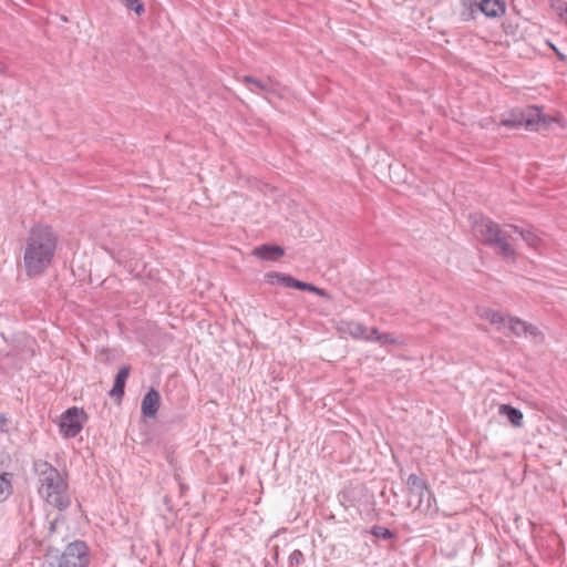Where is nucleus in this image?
<instances>
[{
    "label": "nucleus",
    "mask_w": 567,
    "mask_h": 567,
    "mask_svg": "<svg viewBox=\"0 0 567 567\" xmlns=\"http://www.w3.org/2000/svg\"><path fill=\"white\" fill-rule=\"evenodd\" d=\"M11 478V473L0 474V502L6 501L12 494Z\"/></svg>",
    "instance_id": "obj_17"
},
{
    "label": "nucleus",
    "mask_w": 567,
    "mask_h": 567,
    "mask_svg": "<svg viewBox=\"0 0 567 567\" xmlns=\"http://www.w3.org/2000/svg\"><path fill=\"white\" fill-rule=\"evenodd\" d=\"M478 10L487 18H498L505 13L506 3L504 0H482Z\"/></svg>",
    "instance_id": "obj_9"
},
{
    "label": "nucleus",
    "mask_w": 567,
    "mask_h": 567,
    "mask_svg": "<svg viewBox=\"0 0 567 567\" xmlns=\"http://www.w3.org/2000/svg\"><path fill=\"white\" fill-rule=\"evenodd\" d=\"M561 6H564V12L567 13V2H564Z\"/></svg>",
    "instance_id": "obj_34"
},
{
    "label": "nucleus",
    "mask_w": 567,
    "mask_h": 567,
    "mask_svg": "<svg viewBox=\"0 0 567 567\" xmlns=\"http://www.w3.org/2000/svg\"><path fill=\"white\" fill-rule=\"evenodd\" d=\"M59 236L50 225L35 224L25 239L23 267L27 277L43 275L52 265Z\"/></svg>",
    "instance_id": "obj_1"
},
{
    "label": "nucleus",
    "mask_w": 567,
    "mask_h": 567,
    "mask_svg": "<svg viewBox=\"0 0 567 567\" xmlns=\"http://www.w3.org/2000/svg\"><path fill=\"white\" fill-rule=\"evenodd\" d=\"M563 3H564V1H559L558 6L555 7V9L558 10V11H564V6H561Z\"/></svg>",
    "instance_id": "obj_32"
},
{
    "label": "nucleus",
    "mask_w": 567,
    "mask_h": 567,
    "mask_svg": "<svg viewBox=\"0 0 567 567\" xmlns=\"http://www.w3.org/2000/svg\"><path fill=\"white\" fill-rule=\"evenodd\" d=\"M566 23H567V19H566Z\"/></svg>",
    "instance_id": "obj_37"
},
{
    "label": "nucleus",
    "mask_w": 567,
    "mask_h": 567,
    "mask_svg": "<svg viewBox=\"0 0 567 567\" xmlns=\"http://www.w3.org/2000/svg\"><path fill=\"white\" fill-rule=\"evenodd\" d=\"M4 71V65L2 63H0V73H2Z\"/></svg>",
    "instance_id": "obj_36"
},
{
    "label": "nucleus",
    "mask_w": 567,
    "mask_h": 567,
    "mask_svg": "<svg viewBox=\"0 0 567 567\" xmlns=\"http://www.w3.org/2000/svg\"><path fill=\"white\" fill-rule=\"evenodd\" d=\"M7 417L4 414H0V431L1 432H7V430L4 429L6 424H7Z\"/></svg>",
    "instance_id": "obj_30"
},
{
    "label": "nucleus",
    "mask_w": 567,
    "mask_h": 567,
    "mask_svg": "<svg viewBox=\"0 0 567 567\" xmlns=\"http://www.w3.org/2000/svg\"><path fill=\"white\" fill-rule=\"evenodd\" d=\"M525 323L526 321H523L518 318L508 317L506 326L513 334L522 337L524 336Z\"/></svg>",
    "instance_id": "obj_21"
},
{
    "label": "nucleus",
    "mask_w": 567,
    "mask_h": 567,
    "mask_svg": "<svg viewBox=\"0 0 567 567\" xmlns=\"http://www.w3.org/2000/svg\"><path fill=\"white\" fill-rule=\"evenodd\" d=\"M375 341L382 346L399 343V341L393 337V334L389 332L378 333V336L375 337Z\"/></svg>",
    "instance_id": "obj_25"
},
{
    "label": "nucleus",
    "mask_w": 567,
    "mask_h": 567,
    "mask_svg": "<svg viewBox=\"0 0 567 567\" xmlns=\"http://www.w3.org/2000/svg\"><path fill=\"white\" fill-rule=\"evenodd\" d=\"M524 336L532 338L536 343H540L544 340V334L540 330L528 322L525 323Z\"/></svg>",
    "instance_id": "obj_23"
},
{
    "label": "nucleus",
    "mask_w": 567,
    "mask_h": 567,
    "mask_svg": "<svg viewBox=\"0 0 567 567\" xmlns=\"http://www.w3.org/2000/svg\"><path fill=\"white\" fill-rule=\"evenodd\" d=\"M89 416L86 412L78 406L66 409L60 417V432L65 439L75 437L83 429Z\"/></svg>",
    "instance_id": "obj_6"
},
{
    "label": "nucleus",
    "mask_w": 567,
    "mask_h": 567,
    "mask_svg": "<svg viewBox=\"0 0 567 567\" xmlns=\"http://www.w3.org/2000/svg\"><path fill=\"white\" fill-rule=\"evenodd\" d=\"M378 333H381V332L375 327H373L370 330H368V334L371 336L372 341H375V337L378 336Z\"/></svg>",
    "instance_id": "obj_31"
},
{
    "label": "nucleus",
    "mask_w": 567,
    "mask_h": 567,
    "mask_svg": "<svg viewBox=\"0 0 567 567\" xmlns=\"http://www.w3.org/2000/svg\"><path fill=\"white\" fill-rule=\"evenodd\" d=\"M371 535H373L375 538L390 540L395 538V534L390 530L389 528L381 526V525H374L371 530Z\"/></svg>",
    "instance_id": "obj_22"
},
{
    "label": "nucleus",
    "mask_w": 567,
    "mask_h": 567,
    "mask_svg": "<svg viewBox=\"0 0 567 567\" xmlns=\"http://www.w3.org/2000/svg\"><path fill=\"white\" fill-rule=\"evenodd\" d=\"M472 228L482 244L488 247H498V254L505 258L514 257L515 250L508 244L512 235L502 230L499 225L483 215H472Z\"/></svg>",
    "instance_id": "obj_3"
},
{
    "label": "nucleus",
    "mask_w": 567,
    "mask_h": 567,
    "mask_svg": "<svg viewBox=\"0 0 567 567\" xmlns=\"http://www.w3.org/2000/svg\"><path fill=\"white\" fill-rule=\"evenodd\" d=\"M161 405V394L154 388H150L144 394L141 403L142 415L146 419H154Z\"/></svg>",
    "instance_id": "obj_7"
},
{
    "label": "nucleus",
    "mask_w": 567,
    "mask_h": 567,
    "mask_svg": "<svg viewBox=\"0 0 567 567\" xmlns=\"http://www.w3.org/2000/svg\"><path fill=\"white\" fill-rule=\"evenodd\" d=\"M498 413L502 416H505L513 426H523L524 415L519 409L512 406L509 404H501L498 408Z\"/></svg>",
    "instance_id": "obj_12"
},
{
    "label": "nucleus",
    "mask_w": 567,
    "mask_h": 567,
    "mask_svg": "<svg viewBox=\"0 0 567 567\" xmlns=\"http://www.w3.org/2000/svg\"><path fill=\"white\" fill-rule=\"evenodd\" d=\"M265 279L269 285H279L287 288H292L296 278L284 272L269 271L265 275Z\"/></svg>",
    "instance_id": "obj_13"
},
{
    "label": "nucleus",
    "mask_w": 567,
    "mask_h": 567,
    "mask_svg": "<svg viewBox=\"0 0 567 567\" xmlns=\"http://www.w3.org/2000/svg\"><path fill=\"white\" fill-rule=\"evenodd\" d=\"M34 470L39 474V493L50 505L60 511L66 509L71 505V498L65 477L47 461L34 462Z\"/></svg>",
    "instance_id": "obj_2"
},
{
    "label": "nucleus",
    "mask_w": 567,
    "mask_h": 567,
    "mask_svg": "<svg viewBox=\"0 0 567 567\" xmlns=\"http://www.w3.org/2000/svg\"><path fill=\"white\" fill-rule=\"evenodd\" d=\"M508 227L514 231L522 236V238L527 243L530 247H536L539 243V237L530 229H523L516 225H508Z\"/></svg>",
    "instance_id": "obj_16"
},
{
    "label": "nucleus",
    "mask_w": 567,
    "mask_h": 567,
    "mask_svg": "<svg viewBox=\"0 0 567 567\" xmlns=\"http://www.w3.org/2000/svg\"><path fill=\"white\" fill-rule=\"evenodd\" d=\"M551 49L554 50V52L556 53L557 58L560 60V61H566L567 60V56L561 53L555 45L550 44Z\"/></svg>",
    "instance_id": "obj_28"
},
{
    "label": "nucleus",
    "mask_w": 567,
    "mask_h": 567,
    "mask_svg": "<svg viewBox=\"0 0 567 567\" xmlns=\"http://www.w3.org/2000/svg\"><path fill=\"white\" fill-rule=\"evenodd\" d=\"M348 332L354 339H363L365 341H372L370 334H368V329L360 322L351 321L348 323Z\"/></svg>",
    "instance_id": "obj_15"
},
{
    "label": "nucleus",
    "mask_w": 567,
    "mask_h": 567,
    "mask_svg": "<svg viewBox=\"0 0 567 567\" xmlns=\"http://www.w3.org/2000/svg\"><path fill=\"white\" fill-rule=\"evenodd\" d=\"M419 508L425 512L426 514H434L437 512L439 508L436 504V498L432 491L430 489V487L426 489V492H424V502L423 505Z\"/></svg>",
    "instance_id": "obj_18"
},
{
    "label": "nucleus",
    "mask_w": 567,
    "mask_h": 567,
    "mask_svg": "<svg viewBox=\"0 0 567 567\" xmlns=\"http://www.w3.org/2000/svg\"><path fill=\"white\" fill-rule=\"evenodd\" d=\"M406 485L409 487L410 493L419 496V505L421 507L424 502V492L429 488V485L425 480L420 477L419 475L412 473L408 476Z\"/></svg>",
    "instance_id": "obj_11"
},
{
    "label": "nucleus",
    "mask_w": 567,
    "mask_h": 567,
    "mask_svg": "<svg viewBox=\"0 0 567 567\" xmlns=\"http://www.w3.org/2000/svg\"><path fill=\"white\" fill-rule=\"evenodd\" d=\"M44 559L48 567H89L91 555L86 543L76 539L69 543L63 550L49 546Z\"/></svg>",
    "instance_id": "obj_4"
},
{
    "label": "nucleus",
    "mask_w": 567,
    "mask_h": 567,
    "mask_svg": "<svg viewBox=\"0 0 567 567\" xmlns=\"http://www.w3.org/2000/svg\"><path fill=\"white\" fill-rule=\"evenodd\" d=\"M264 567H271V565L268 560H265Z\"/></svg>",
    "instance_id": "obj_35"
},
{
    "label": "nucleus",
    "mask_w": 567,
    "mask_h": 567,
    "mask_svg": "<svg viewBox=\"0 0 567 567\" xmlns=\"http://www.w3.org/2000/svg\"><path fill=\"white\" fill-rule=\"evenodd\" d=\"M241 81L251 92H256L257 90L261 92H270L272 90L269 80L262 81L251 75H245Z\"/></svg>",
    "instance_id": "obj_14"
},
{
    "label": "nucleus",
    "mask_w": 567,
    "mask_h": 567,
    "mask_svg": "<svg viewBox=\"0 0 567 567\" xmlns=\"http://www.w3.org/2000/svg\"><path fill=\"white\" fill-rule=\"evenodd\" d=\"M303 559V553L300 549H295L289 556V567L298 566Z\"/></svg>",
    "instance_id": "obj_26"
},
{
    "label": "nucleus",
    "mask_w": 567,
    "mask_h": 567,
    "mask_svg": "<svg viewBox=\"0 0 567 567\" xmlns=\"http://www.w3.org/2000/svg\"><path fill=\"white\" fill-rule=\"evenodd\" d=\"M484 317L492 324H497L498 329H501V327H506L507 318L499 311L488 309L485 311Z\"/></svg>",
    "instance_id": "obj_20"
},
{
    "label": "nucleus",
    "mask_w": 567,
    "mask_h": 567,
    "mask_svg": "<svg viewBox=\"0 0 567 567\" xmlns=\"http://www.w3.org/2000/svg\"><path fill=\"white\" fill-rule=\"evenodd\" d=\"M127 10L134 11L138 17L145 12V7L142 0H121Z\"/></svg>",
    "instance_id": "obj_24"
},
{
    "label": "nucleus",
    "mask_w": 567,
    "mask_h": 567,
    "mask_svg": "<svg viewBox=\"0 0 567 567\" xmlns=\"http://www.w3.org/2000/svg\"><path fill=\"white\" fill-rule=\"evenodd\" d=\"M275 558H278V546L275 547Z\"/></svg>",
    "instance_id": "obj_33"
},
{
    "label": "nucleus",
    "mask_w": 567,
    "mask_h": 567,
    "mask_svg": "<svg viewBox=\"0 0 567 567\" xmlns=\"http://www.w3.org/2000/svg\"><path fill=\"white\" fill-rule=\"evenodd\" d=\"M316 287L317 286H315V285H312L310 282H305V281L295 279L292 289H298V290H302V291L313 292V291H317Z\"/></svg>",
    "instance_id": "obj_27"
},
{
    "label": "nucleus",
    "mask_w": 567,
    "mask_h": 567,
    "mask_svg": "<svg viewBox=\"0 0 567 567\" xmlns=\"http://www.w3.org/2000/svg\"><path fill=\"white\" fill-rule=\"evenodd\" d=\"M252 254L264 260H277L284 256L285 250L281 246L275 244H264L256 247Z\"/></svg>",
    "instance_id": "obj_10"
},
{
    "label": "nucleus",
    "mask_w": 567,
    "mask_h": 567,
    "mask_svg": "<svg viewBox=\"0 0 567 567\" xmlns=\"http://www.w3.org/2000/svg\"><path fill=\"white\" fill-rule=\"evenodd\" d=\"M316 290L317 291H313V293L320 296V297H324V298H329V293L327 290L322 289V288H319V287H316Z\"/></svg>",
    "instance_id": "obj_29"
},
{
    "label": "nucleus",
    "mask_w": 567,
    "mask_h": 567,
    "mask_svg": "<svg viewBox=\"0 0 567 567\" xmlns=\"http://www.w3.org/2000/svg\"><path fill=\"white\" fill-rule=\"evenodd\" d=\"M550 123L551 118L544 115L536 105L511 110L501 120V125L508 128H519L524 126L532 131L547 130Z\"/></svg>",
    "instance_id": "obj_5"
},
{
    "label": "nucleus",
    "mask_w": 567,
    "mask_h": 567,
    "mask_svg": "<svg viewBox=\"0 0 567 567\" xmlns=\"http://www.w3.org/2000/svg\"><path fill=\"white\" fill-rule=\"evenodd\" d=\"M463 11L461 12V19L463 21H470L475 18V13L478 10V3L475 0H463Z\"/></svg>",
    "instance_id": "obj_19"
},
{
    "label": "nucleus",
    "mask_w": 567,
    "mask_h": 567,
    "mask_svg": "<svg viewBox=\"0 0 567 567\" xmlns=\"http://www.w3.org/2000/svg\"><path fill=\"white\" fill-rule=\"evenodd\" d=\"M130 373H131V365L124 364L118 369V371L114 378V383H113L112 389L109 392V395L111 398L115 399V401L117 403H121V401L125 394V384H126Z\"/></svg>",
    "instance_id": "obj_8"
}]
</instances>
